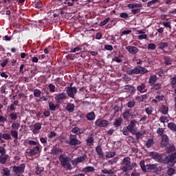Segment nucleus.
I'll return each instance as SVG.
<instances>
[{
	"mask_svg": "<svg viewBox=\"0 0 176 176\" xmlns=\"http://www.w3.org/2000/svg\"><path fill=\"white\" fill-rule=\"evenodd\" d=\"M63 152L62 149L54 147L52 150H51V153H52V155H58L59 153H61Z\"/></svg>",
	"mask_w": 176,
	"mask_h": 176,
	"instance_id": "28",
	"label": "nucleus"
},
{
	"mask_svg": "<svg viewBox=\"0 0 176 176\" xmlns=\"http://www.w3.org/2000/svg\"><path fill=\"white\" fill-rule=\"evenodd\" d=\"M126 50H128L129 53L131 54H137L139 52L138 48L135 46H126Z\"/></svg>",
	"mask_w": 176,
	"mask_h": 176,
	"instance_id": "13",
	"label": "nucleus"
},
{
	"mask_svg": "<svg viewBox=\"0 0 176 176\" xmlns=\"http://www.w3.org/2000/svg\"><path fill=\"white\" fill-rule=\"evenodd\" d=\"M164 60H165V64L166 65H170L171 64V59L168 56H165L164 57Z\"/></svg>",
	"mask_w": 176,
	"mask_h": 176,
	"instance_id": "55",
	"label": "nucleus"
},
{
	"mask_svg": "<svg viewBox=\"0 0 176 176\" xmlns=\"http://www.w3.org/2000/svg\"><path fill=\"white\" fill-rule=\"evenodd\" d=\"M86 159H87V155L82 154L80 157L72 160V164H73V166H78L79 163H82Z\"/></svg>",
	"mask_w": 176,
	"mask_h": 176,
	"instance_id": "3",
	"label": "nucleus"
},
{
	"mask_svg": "<svg viewBox=\"0 0 176 176\" xmlns=\"http://www.w3.org/2000/svg\"><path fill=\"white\" fill-rule=\"evenodd\" d=\"M142 4L141 3H130L128 5V8H129L130 9H134L135 8H142Z\"/></svg>",
	"mask_w": 176,
	"mask_h": 176,
	"instance_id": "30",
	"label": "nucleus"
},
{
	"mask_svg": "<svg viewBox=\"0 0 176 176\" xmlns=\"http://www.w3.org/2000/svg\"><path fill=\"white\" fill-rule=\"evenodd\" d=\"M8 159H9L8 155H0V163L1 164H5L6 162H8Z\"/></svg>",
	"mask_w": 176,
	"mask_h": 176,
	"instance_id": "22",
	"label": "nucleus"
},
{
	"mask_svg": "<svg viewBox=\"0 0 176 176\" xmlns=\"http://www.w3.org/2000/svg\"><path fill=\"white\" fill-rule=\"evenodd\" d=\"M59 160H60L63 167H64L67 170L72 169L71 163H69V159L68 158V157L65 156V155H64V154L60 155V156L59 157Z\"/></svg>",
	"mask_w": 176,
	"mask_h": 176,
	"instance_id": "2",
	"label": "nucleus"
},
{
	"mask_svg": "<svg viewBox=\"0 0 176 176\" xmlns=\"http://www.w3.org/2000/svg\"><path fill=\"white\" fill-rule=\"evenodd\" d=\"M49 107L50 111H56V106L54 105V103H53L52 102H50L49 103Z\"/></svg>",
	"mask_w": 176,
	"mask_h": 176,
	"instance_id": "56",
	"label": "nucleus"
},
{
	"mask_svg": "<svg viewBox=\"0 0 176 176\" xmlns=\"http://www.w3.org/2000/svg\"><path fill=\"white\" fill-rule=\"evenodd\" d=\"M96 126H98V127H106L109 124V122L107 120L98 119L95 122Z\"/></svg>",
	"mask_w": 176,
	"mask_h": 176,
	"instance_id": "9",
	"label": "nucleus"
},
{
	"mask_svg": "<svg viewBox=\"0 0 176 176\" xmlns=\"http://www.w3.org/2000/svg\"><path fill=\"white\" fill-rule=\"evenodd\" d=\"M156 80H157V76H156L155 75L151 76L148 80V83H149L150 86H153V85H155L156 83Z\"/></svg>",
	"mask_w": 176,
	"mask_h": 176,
	"instance_id": "21",
	"label": "nucleus"
},
{
	"mask_svg": "<svg viewBox=\"0 0 176 176\" xmlns=\"http://www.w3.org/2000/svg\"><path fill=\"white\" fill-rule=\"evenodd\" d=\"M25 168V165L21 164L19 166H13L12 171L13 173H14V174H16V175H19L24 173Z\"/></svg>",
	"mask_w": 176,
	"mask_h": 176,
	"instance_id": "5",
	"label": "nucleus"
},
{
	"mask_svg": "<svg viewBox=\"0 0 176 176\" xmlns=\"http://www.w3.org/2000/svg\"><path fill=\"white\" fill-rule=\"evenodd\" d=\"M153 90H160L162 89V84L161 83H156L153 87Z\"/></svg>",
	"mask_w": 176,
	"mask_h": 176,
	"instance_id": "48",
	"label": "nucleus"
},
{
	"mask_svg": "<svg viewBox=\"0 0 176 176\" xmlns=\"http://www.w3.org/2000/svg\"><path fill=\"white\" fill-rule=\"evenodd\" d=\"M145 112L147 113V115H152V113L153 112V108H152V107H148L145 109Z\"/></svg>",
	"mask_w": 176,
	"mask_h": 176,
	"instance_id": "44",
	"label": "nucleus"
},
{
	"mask_svg": "<svg viewBox=\"0 0 176 176\" xmlns=\"http://www.w3.org/2000/svg\"><path fill=\"white\" fill-rule=\"evenodd\" d=\"M66 109L68 112L72 113L75 111V105L74 104L69 103L66 107Z\"/></svg>",
	"mask_w": 176,
	"mask_h": 176,
	"instance_id": "24",
	"label": "nucleus"
},
{
	"mask_svg": "<svg viewBox=\"0 0 176 176\" xmlns=\"http://www.w3.org/2000/svg\"><path fill=\"white\" fill-rule=\"evenodd\" d=\"M148 49L149 50H155V49H156V45L153 43H150L148 45Z\"/></svg>",
	"mask_w": 176,
	"mask_h": 176,
	"instance_id": "59",
	"label": "nucleus"
},
{
	"mask_svg": "<svg viewBox=\"0 0 176 176\" xmlns=\"http://www.w3.org/2000/svg\"><path fill=\"white\" fill-rule=\"evenodd\" d=\"M41 153V144L34 146L32 150H30L29 155L30 156H35V155H38V153Z\"/></svg>",
	"mask_w": 176,
	"mask_h": 176,
	"instance_id": "11",
	"label": "nucleus"
},
{
	"mask_svg": "<svg viewBox=\"0 0 176 176\" xmlns=\"http://www.w3.org/2000/svg\"><path fill=\"white\" fill-rule=\"evenodd\" d=\"M166 47H168V43H160L159 44V49L163 50V49H166Z\"/></svg>",
	"mask_w": 176,
	"mask_h": 176,
	"instance_id": "37",
	"label": "nucleus"
},
{
	"mask_svg": "<svg viewBox=\"0 0 176 176\" xmlns=\"http://www.w3.org/2000/svg\"><path fill=\"white\" fill-rule=\"evenodd\" d=\"M160 122L161 123H168V119L166 116H161L160 118Z\"/></svg>",
	"mask_w": 176,
	"mask_h": 176,
	"instance_id": "43",
	"label": "nucleus"
},
{
	"mask_svg": "<svg viewBox=\"0 0 176 176\" xmlns=\"http://www.w3.org/2000/svg\"><path fill=\"white\" fill-rule=\"evenodd\" d=\"M149 156L152 157V159H154L155 160H156V162H159L160 163H162V162H163V157H162V155H160V154H159L157 152H155V151L150 152Z\"/></svg>",
	"mask_w": 176,
	"mask_h": 176,
	"instance_id": "6",
	"label": "nucleus"
},
{
	"mask_svg": "<svg viewBox=\"0 0 176 176\" xmlns=\"http://www.w3.org/2000/svg\"><path fill=\"white\" fill-rule=\"evenodd\" d=\"M139 74H148V71L145 67H138Z\"/></svg>",
	"mask_w": 176,
	"mask_h": 176,
	"instance_id": "36",
	"label": "nucleus"
},
{
	"mask_svg": "<svg viewBox=\"0 0 176 176\" xmlns=\"http://www.w3.org/2000/svg\"><path fill=\"white\" fill-rule=\"evenodd\" d=\"M12 130L17 131L20 129V123L19 122H13L11 125Z\"/></svg>",
	"mask_w": 176,
	"mask_h": 176,
	"instance_id": "34",
	"label": "nucleus"
},
{
	"mask_svg": "<svg viewBox=\"0 0 176 176\" xmlns=\"http://www.w3.org/2000/svg\"><path fill=\"white\" fill-rule=\"evenodd\" d=\"M42 129V124L41 123L37 122L34 124L33 133L34 134H38V131Z\"/></svg>",
	"mask_w": 176,
	"mask_h": 176,
	"instance_id": "20",
	"label": "nucleus"
},
{
	"mask_svg": "<svg viewBox=\"0 0 176 176\" xmlns=\"http://www.w3.org/2000/svg\"><path fill=\"white\" fill-rule=\"evenodd\" d=\"M165 163H173V164L176 163V153H172L169 156L165 157Z\"/></svg>",
	"mask_w": 176,
	"mask_h": 176,
	"instance_id": "10",
	"label": "nucleus"
},
{
	"mask_svg": "<svg viewBox=\"0 0 176 176\" xmlns=\"http://www.w3.org/2000/svg\"><path fill=\"white\" fill-rule=\"evenodd\" d=\"M156 168H157V164L146 165V171H149V170H155Z\"/></svg>",
	"mask_w": 176,
	"mask_h": 176,
	"instance_id": "29",
	"label": "nucleus"
},
{
	"mask_svg": "<svg viewBox=\"0 0 176 176\" xmlns=\"http://www.w3.org/2000/svg\"><path fill=\"white\" fill-rule=\"evenodd\" d=\"M134 105H135V102L134 100H130L128 102L129 108H133V107H134Z\"/></svg>",
	"mask_w": 176,
	"mask_h": 176,
	"instance_id": "61",
	"label": "nucleus"
},
{
	"mask_svg": "<svg viewBox=\"0 0 176 176\" xmlns=\"http://www.w3.org/2000/svg\"><path fill=\"white\" fill-rule=\"evenodd\" d=\"M120 17H121L122 19H127V17H129V14H127L126 12H122L120 14Z\"/></svg>",
	"mask_w": 176,
	"mask_h": 176,
	"instance_id": "64",
	"label": "nucleus"
},
{
	"mask_svg": "<svg viewBox=\"0 0 176 176\" xmlns=\"http://www.w3.org/2000/svg\"><path fill=\"white\" fill-rule=\"evenodd\" d=\"M137 90L138 91H140V93L144 94V93H146V91H148V90L146 89V85H145V84L142 83L140 85H138L137 87Z\"/></svg>",
	"mask_w": 176,
	"mask_h": 176,
	"instance_id": "17",
	"label": "nucleus"
},
{
	"mask_svg": "<svg viewBox=\"0 0 176 176\" xmlns=\"http://www.w3.org/2000/svg\"><path fill=\"white\" fill-rule=\"evenodd\" d=\"M168 146V136L167 135H163L162 141H161V146L162 148H166Z\"/></svg>",
	"mask_w": 176,
	"mask_h": 176,
	"instance_id": "12",
	"label": "nucleus"
},
{
	"mask_svg": "<svg viewBox=\"0 0 176 176\" xmlns=\"http://www.w3.org/2000/svg\"><path fill=\"white\" fill-rule=\"evenodd\" d=\"M86 118L87 120H94L96 119V114L94 112L91 111L87 114Z\"/></svg>",
	"mask_w": 176,
	"mask_h": 176,
	"instance_id": "25",
	"label": "nucleus"
},
{
	"mask_svg": "<svg viewBox=\"0 0 176 176\" xmlns=\"http://www.w3.org/2000/svg\"><path fill=\"white\" fill-rule=\"evenodd\" d=\"M166 148L167 152H173L175 150V146H174V145L168 144V146Z\"/></svg>",
	"mask_w": 176,
	"mask_h": 176,
	"instance_id": "41",
	"label": "nucleus"
},
{
	"mask_svg": "<svg viewBox=\"0 0 176 176\" xmlns=\"http://www.w3.org/2000/svg\"><path fill=\"white\" fill-rule=\"evenodd\" d=\"M168 175L169 176H172L174 175V174H175V170L173 168H170L168 170Z\"/></svg>",
	"mask_w": 176,
	"mask_h": 176,
	"instance_id": "54",
	"label": "nucleus"
},
{
	"mask_svg": "<svg viewBox=\"0 0 176 176\" xmlns=\"http://www.w3.org/2000/svg\"><path fill=\"white\" fill-rule=\"evenodd\" d=\"M10 134L12 137H13V138H14L15 140H17L19 138V132H17V131L12 129L10 131Z\"/></svg>",
	"mask_w": 176,
	"mask_h": 176,
	"instance_id": "32",
	"label": "nucleus"
},
{
	"mask_svg": "<svg viewBox=\"0 0 176 176\" xmlns=\"http://www.w3.org/2000/svg\"><path fill=\"white\" fill-rule=\"evenodd\" d=\"M162 24L164 27H166V28H169V30H171V23H170V22H162Z\"/></svg>",
	"mask_w": 176,
	"mask_h": 176,
	"instance_id": "58",
	"label": "nucleus"
},
{
	"mask_svg": "<svg viewBox=\"0 0 176 176\" xmlns=\"http://www.w3.org/2000/svg\"><path fill=\"white\" fill-rule=\"evenodd\" d=\"M66 91L69 97L74 98L75 97V94L78 93V89L75 87H67Z\"/></svg>",
	"mask_w": 176,
	"mask_h": 176,
	"instance_id": "8",
	"label": "nucleus"
},
{
	"mask_svg": "<svg viewBox=\"0 0 176 176\" xmlns=\"http://www.w3.org/2000/svg\"><path fill=\"white\" fill-rule=\"evenodd\" d=\"M87 144H93L94 142V138L91 135L88 136L87 138Z\"/></svg>",
	"mask_w": 176,
	"mask_h": 176,
	"instance_id": "51",
	"label": "nucleus"
},
{
	"mask_svg": "<svg viewBox=\"0 0 176 176\" xmlns=\"http://www.w3.org/2000/svg\"><path fill=\"white\" fill-rule=\"evenodd\" d=\"M140 167L143 171H146V165H145V161L142 160L140 163Z\"/></svg>",
	"mask_w": 176,
	"mask_h": 176,
	"instance_id": "42",
	"label": "nucleus"
},
{
	"mask_svg": "<svg viewBox=\"0 0 176 176\" xmlns=\"http://www.w3.org/2000/svg\"><path fill=\"white\" fill-rule=\"evenodd\" d=\"M145 133V131H140L139 132H136L135 134L136 135L137 140H140V138L142 137V135H144Z\"/></svg>",
	"mask_w": 176,
	"mask_h": 176,
	"instance_id": "38",
	"label": "nucleus"
},
{
	"mask_svg": "<svg viewBox=\"0 0 176 176\" xmlns=\"http://www.w3.org/2000/svg\"><path fill=\"white\" fill-rule=\"evenodd\" d=\"M109 20H111L110 17H108L107 19H104L103 21L100 23V27H104V25H107L108 23H109Z\"/></svg>",
	"mask_w": 176,
	"mask_h": 176,
	"instance_id": "47",
	"label": "nucleus"
},
{
	"mask_svg": "<svg viewBox=\"0 0 176 176\" xmlns=\"http://www.w3.org/2000/svg\"><path fill=\"white\" fill-rule=\"evenodd\" d=\"M70 140H67L66 142L67 144H69V145H80V141L78 140V138L75 135H70Z\"/></svg>",
	"mask_w": 176,
	"mask_h": 176,
	"instance_id": "4",
	"label": "nucleus"
},
{
	"mask_svg": "<svg viewBox=\"0 0 176 176\" xmlns=\"http://www.w3.org/2000/svg\"><path fill=\"white\" fill-rule=\"evenodd\" d=\"M123 122V119L122 118H118L117 120H116V122H114L115 127H119L120 124H122Z\"/></svg>",
	"mask_w": 176,
	"mask_h": 176,
	"instance_id": "33",
	"label": "nucleus"
},
{
	"mask_svg": "<svg viewBox=\"0 0 176 176\" xmlns=\"http://www.w3.org/2000/svg\"><path fill=\"white\" fill-rule=\"evenodd\" d=\"M3 174L5 176H10V170L8 168H3Z\"/></svg>",
	"mask_w": 176,
	"mask_h": 176,
	"instance_id": "45",
	"label": "nucleus"
},
{
	"mask_svg": "<svg viewBox=\"0 0 176 176\" xmlns=\"http://www.w3.org/2000/svg\"><path fill=\"white\" fill-rule=\"evenodd\" d=\"M146 38H148V35H146L145 34L138 36V39L140 41H142V39H146Z\"/></svg>",
	"mask_w": 176,
	"mask_h": 176,
	"instance_id": "62",
	"label": "nucleus"
},
{
	"mask_svg": "<svg viewBox=\"0 0 176 176\" xmlns=\"http://www.w3.org/2000/svg\"><path fill=\"white\" fill-rule=\"evenodd\" d=\"M163 133H164V129L163 128H159L157 130V133L158 134V135H163Z\"/></svg>",
	"mask_w": 176,
	"mask_h": 176,
	"instance_id": "60",
	"label": "nucleus"
},
{
	"mask_svg": "<svg viewBox=\"0 0 176 176\" xmlns=\"http://www.w3.org/2000/svg\"><path fill=\"white\" fill-rule=\"evenodd\" d=\"M154 142H153V139H149L146 143V146L147 148H151V146H152V145H153Z\"/></svg>",
	"mask_w": 176,
	"mask_h": 176,
	"instance_id": "46",
	"label": "nucleus"
},
{
	"mask_svg": "<svg viewBox=\"0 0 176 176\" xmlns=\"http://www.w3.org/2000/svg\"><path fill=\"white\" fill-rule=\"evenodd\" d=\"M172 87H175L176 86V77H173L171 78V82Z\"/></svg>",
	"mask_w": 176,
	"mask_h": 176,
	"instance_id": "63",
	"label": "nucleus"
},
{
	"mask_svg": "<svg viewBox=\"0 0 176 176\" xmlns=\"http://www.w3.org/2000/svg\"><path fill=\"white\" fill-rule=\"evenodd\" d=\"M6 140V141H10L12 140V135H10V133H2L0 132V140Z\"/></svg>",
	"mask_w": 176,
	"mask_h": 176,
	"instance_id": "18",
	"label": "nucleus"
},
{
	"mask_svg": "<svg viewBox=\"0 0 176 176\" xmlns=\"http://www.w3.org/2000/svg\"><path fill=\"white\" fill-rule=\"evenodd\" d=\"M11 120H17V113H12L10 115Z\"/></svg>",
	"mask_w": 176,
	"mask_h": 176,
	"instance_id": "57",
	"label": "nucleus"
},
{
	"mask_svg": "<svg viewBox=\"0 0 176 176\" xmlns=\"http://www.w3.org/2000/svg\"><path fill=\"white\" fill-rule=\"evenodd\" d=\"M96 153H98L100 159H105V155H104V152L102 151V148H101L100 146H98L96 148Z\"/></svg>",
	"mask_w": 176,
	"mask_h": 176,
	"instance_id": "15",
	"label": "nucleus"
},
{
	"mask_svg": "<svg viewBox=\"0 0 176 176\" xmlns=\"http://www.w3.org/2000/svg\"><path fill=\"white\" fill-rule=\"evenodd\" d=\"M48 87L50 89V91H51L52 93H54L56 91V86H54V85L50 84L48 85Z\"/></svg>",
	"mask_w": 176,
	"mask_h": 176,
	"instance_id": "53",
	"label": "nucleus"
},
{
	"mask_svg": "<svg viewBox=\"0 0 176 176\" xmlns=\"http://www.w3.org/2000/svg\"><path fill=\"white\" fill-rule=\"evenodd\" d=\"M28 142L29 145H31L32 146H38V145H41L38 142H36L34 140H28Z\"/></svg>",
	"mask_w": 176,
	"mask_h": 176,
	"instance_id": "50",
	"label": "nucleus"
},
{
	"mask_svg": "<svg viewBox=\"0 0 176 176\" xmlns=\"http://www.w3.org/2000/svg\"><path fill=\"white\" fill-rule=\"evenodd\" d=\"M122 164L125 166L121 168L122 171L124 173H130V171L133 170V168L137 166L135 163L131 164V159L129 157H126L123 159Z\"/></svg>",
	"mask_w": 176,
	"mask_h": 176,
	"instance_id": "1",
	"label": "nucleus"
},
{
	"mask_svg": "<svg viewBox=\"0 0 176 176\" xmlns=\"http://www.w3.org/2000/svg\"><path fill=\"white\" fill-rule=\"evenodd\" d=\"M84 173H93L96 169L93 166H87L82 169Z\"/></svg>",
	"mask_w": 176,
	"mask_h": 176,
	"instance_id": "26",
	"label": "nucleus"
},
{
	"mask_svg": "<svg viewBox=\"0 0 176 176\" xmlns=\"http://www.w3.org/2000/svg\"><path fill=\"white\" fill-rule=\"evenodd\" d=\"M116 153L115 152L111 151L107 152L106 155L104 156V159H111V157H113Z\"/></svg>",
	"mask_w": 176,
	"mask_h": 176,
	"instance_id": "35",
	"label": "nucleus"
},
{
	"mask_svg": "<svg viewBox=\"0 0 176 176\" xmlns=\"http://www.w3.org/2000/svg\"><path fill=\"white\" fill-rule=\"evenodd\" d=\"M131 111L130 110H125L123 113V118L124 119H126V120L130 119V117L131 116Z\"/></svg>",
	"mask_w": 176,
	"mask_h": 176,
	"instance_id": "23",
	"label": "nucleus"
},
{
	"mask_svg": "<svg viewBox=\"0 0 176 176\" xmlns=\"http://www.w3.org/2000/svg\"><path fill=\"white\" fill-rule=\"evenodd\" d=\"M137 124V120H133L130 122L129 124L127 126L129 130L130 131V133L132 134H135L137 133V129L135 128V126Z\"/></svg>",
	"mask_w": 176,
	"mask_h": 176,
	"instance_id": "7",
	"label": "nucleus"
},
{
	"mask_svg": "<svg viewBox=\"0 0 176 176\" xmlns=\"http://www.w3.org/2000/svg\"><path fill=\"white\" fill-rule=\"evenodd\" d=\"M112 61H115L116 63H123V59L120 58L119 56H116L112 59Z\"/></svg>",
	"mask_w": 176,
	"mask_h": 176,
	"instance_id": "52",
	"label": "nucleus"
},
{
	"mask_svg": "<svg viewBox=\"0 0 176 176\" xmlns=\"http://www.w3.org/2000/svg\"><path fill=\"white\" fill-rule=\"evenodd\" d=\"M41 94H42V91L38 89H35L34 90V96L36 98L41 97Z\"/></svg>",
	"mask_w": 176,
	"mask_h": 176,
	"instance_id": "39",
	"label": "nucleus"
},
{
	"mask_svg": "<svg viewBox=\"0 0 176 176\" xmlns=\"http://www.w3.org/2000/svg\"><path fill=\"white\" fill-rule=\"evenodd\" d=\"M161 112L163 115H167V113H168V107L166 105H162L161 107Z\"/></svg>",
	"mask_w": 176,
	"mask_h": 176,
	"instance_id": "31",
	"label": "nucleus"
},
{
	"mask_svg": "<svg viewBox=\"0 0 176 176\" xmlns=\"http://www.w3.org/2000/svg\"><path fill=\"white\" fill-rule=\"evenodd\" d=\"M72 131L74 133V134H83V133H85V131H86V130H85V129L82 128H79L78 126H76L74 128H73L72 129Z\"/></svg>",
	"mask_w": 176,
	"mask_h": 176,
	"instance_id": "16",
	"label": "nucleus"
},
{
	"mask_svg": "<svg viewBox=\"0 0 176 176\" xmlns=\"http://www.w3.org/2000/svg\"><path fill=\"white\" fill-rule=\"evenodd\" d=\"M159 2H160V0H151V1H148L147 3V7L151 8V6H152V5H155V3H157Z\"/></svg>",
	"mask_w": 176,
	"mask_h": 176,
	"instance_id": "40",
	"label": "nucleus"
},
{
	"mask_svg": "<svg viewBox=\"0 0 176 176\" xmlns=\"http://www.w3.org/2000/svg\"><path fill=\"white\" fill-rule=\"evenodd\" d=\"M126 73L128 74V75H138V74H140V69L138 67L134 69L128 70Z\"/></svg>",
	"mask_w": 176,
	"mask_h": 176,
	"instance_id": "19",
	"label": "nucleus"
},
{
	"mask_svg": "<svg viewBox=\"0 0 176 176\" xmlns=\"http://www.w3.org/2000/svg\"><path fill=\"white\" fill-rule=\"evenodd\" d=\"M168 128L170 131L175 132L176 131V124L174 122H169L168 124Z\"/></svg>",
	"mask_w": 176,
	"mask_h": 176,
	"instance_id": "27",
	"label": "nucleus"
},
{
	"mask_svg": "<svg viewBox=\"0 0 176 176\" xmlns=\"http://www.w3.org/2000/svg\"><path fill=\"white\" fill-rule=\"evenodd\" d=\"M67 94H65V93H61L55 97V100L57 102H63V101L65 100Z\"/></svg>",
	"mask_w": 176,
	"mask_h": 176,
	"instance_id": "14",
	"label": "nucleus"
},
{
	"mask_svg": "<svg viewBox=\"0 0 176 176\" xmlns=\"http://www.w3.org/2000/svg\"><path fill=\"white\" fill-rule=\"evenodd\" d=\"M122 133L124 135H129V133H130V129H129V126L124 127L122 129Z\"/></svg>",
	"mask_w": 176,
	"mask_h": 176,
	"instance_id": "49",
	"label": "nucleus"
}]
</instances>
